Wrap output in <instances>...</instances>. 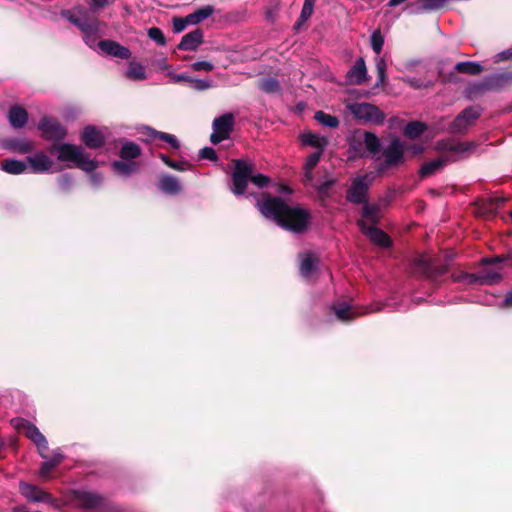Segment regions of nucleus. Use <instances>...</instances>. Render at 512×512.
Wrapping results in <instances>:
<instances>
[{"label":"nucleus","instance_id":"10","mask_svg":"<svg viewBox=\"0 0 512 512\" xmlns=\"http://www.w3.org/2000/svg\"><path fill=\"white\" fill-rule=\"evenodd\" d=\"M137 130L140 134L139 139L143 142L149 143L158 139L174 150H178L180 148V142L173 134L157 131L148 126L139 127Z\"/></svg>","mask_w":512,"mask_h":512},{"label":"nucleus","instance_id":"61","mask_svg":"<svg viewBox=\"0 0 512 512\" xmlns=\"http://www.w3.org/2000/svg\"><path fill=\"white\" fill-rule=\"evenodd\" d=\"M512 49H507L497 54V61L511 60Z\"/></svg>","mask_w":512,"mask_h":512},{"label":"nucleus","instance_id":"32","mask_svg":"<svg viewBox=\"0 0 512 512\" xmlns=\"http://www.w3.org/2000/svg\"><path fill=\"white\" fill-rule=\"evenodd\" d=\"M363 132H355L349 140V152L353 156L364 157L367 155L365 144L362 142Z\"/></svg>","mask_w":512,"mask_h":512},{"label":"nucleus","instance_id":"62","mask_svg":"<svg viewBox=\"0 0 512 512\" xmlns=\"http://www.w3.org/2000/svg\"><path fill=\"white\" fill-rule=\"evenodd\" d=\"M110 0H91L90 6L92 9H100L105 7Z\"/></svg>","mask_w":512,"mask_h":512},{"label":"nucleus","instance_id":"11","mask_svg":"<svg viewBox=\"0 0 512 512\" xmlns=\"http://www.w3.org/2000/svg\"><path fill=\"white\" fill-rule=\"evenodd\" d=\"M404 149L405 147L400 139H392L383 151L385 160L377 167V172L382 173L385 169L400 163L403 159Z\"/></svg>","mask_w":512,"mask_h":512},{"label":"nucleus","instance_id":"49","mask_svg":"<svg viewBox=\"0 0 512 512\" xmlns=\"http://www.w3.org/2000/svg\"><path fill=\"white\" fill-rule=\"evenodd\" d=\"M214 68V65L208 61H197L191 64V69L193 71H206L210 72Z\"/></svg>","mask_w":512,"mask_h":512},{"label":"nucleus","instance_id":"22","mask_svg":"<svg viewBox=\"0 0 512 512\" xmlns=\"http://www.w3.org/2000/svg\"><path fill=\"white\" fill-rule=\"evenodd\" d=\"M457 161L456 157L442 155L441 157L424 163L420 168V176L428 177L440 171L447 163Z\"/></svg>","mask_w":512,"mask_h":512},{"label":"nucleus","instance_id":"58","mask_svg":"<svg viewBox=\"0 0 512 512\" xmlns=\"http://www.w3.org/2000/svg\"><path fill=\"white\" fill-rule=\"evenodd\" d=\"M403 82H405L406 84H408L409 86L413 87V88H416V89H419V88H422L424 87L425 85L423 84V82L416 78V77H404L402 78Z\"/></svg>","mask_w":512,"mask_h":512},{"label":"nucleus","instance_id":"4","mask_svg":"<svg viewBox=\"0 0 512 512\" xmlns=\"http://www.w3.org/2000/svg\"><path fill=\"white\" fill-rule=\"evenodd\" d=\"M57 150L59 161L73 162L83 171L91 172L98 166V163L95 160L86 157L83 148L80 146L64 143L59 145Z\"/></svg>","mask_w":512,"mask_h":512},{"label":"nucleus","instance_id":"26","mask_svg":"<svg viewBox=\"0 0 512 512\" xmlns=\"http://www.w3.org/2000/svg\"><path fill=\"white\" fill-rule=\"evenodd\" d=\"M158 187L163 193L169 195L178 194L182 189L178 178L170 174H163L160 176Z\"/></svg>","mask_w":512,"mask_h":512},{"label":"nucleus","instance_id":"17","mask_svg":"<svg viewBox=\"0 0 512 512\" xmlns=\"http://www.w3.org/2000/svg\"><path fill=\"white\" fill-rule=\"evenodd\" d=\"M106 129H98L94 126H87L83 129L81 139L83 143L91 149L101 147L105 142Z\"/></svg>","mask_w":512,"mask_h":512},{"label":"nucleus","instance_id":"27","mask_svg":"<svg viewBox=\"0 0 512 512\" xmlns=\"http://www.w3.org/2000/svg\"><path fill=\"white\" fill-rule=\"evenodd\" d=\"M512 84V71L496 73L488 76L485 85L488 89L497 90Z\"/></svg>","mask_w":512,"mask_h":512},{"label":"nucleus","instance_id":"34","mask_svg":"<svg viewBox=\"0 0 512 512\" xmlns=\"http://www.w3.org/2000/svg\"><path fill=\"white\" fill-rule=\"evenodd\" d=\"M1 168L9 174L17 175V174L24 173L26 171L27 164L20 160L5 159L1 163Z\"/></svg>","mask_w":512,"mask_h":512},{"label":"nucleus","instance_id":"53","mask_svg":"<svg viewBox=\"0 0 512 512\" xmlns=\"http://www.w3.org/2000/svg\"><path fill=\"white\" fill-rule=\"evenodd\" d=\"M335 184V179L327 178L317 186V190L321 195H327L331 186Z\"/></svg>","mask_w":512,"mask_h":512},{"label":"nucleus","instance_id":"55","mask_svg":"<svg viewBox=\"0 0 512 512\" xmlns=\"http://www.w3.org/2000/svg\"><path fill=\"white\" fill-rule=\"evenodd\" d=\"M140 154V147L137 144L130 142V160L138 157ZM134 170V162L130 161V173H132Z\"/></svg>","mask_w":512,"mask_h":512},{"label":"nucleus","instance_id":"64","mask_svg":"<svg viewBox=\"0 0 512 512\" xmlns=\"http://www.w3.org/2000/svg\"><path fill=\"white\" fill-rule=\"evenodd\" d=\"M504 303L506 306H512V290L508 292L507 296L504 299Z\"/></svg>","mask_w":512,"mask_h":512},{"label":"nucleus","instance_id":"57","mask_svg":"<svg viewBox=\"0 0 512 512\" xmlns=\"http://www.w3.org/2000/svg\"><path fill=\"white\" fill-rule=\"evenodd\" d=\"M168 167L177 171H186L190 168V164L186 161L177 162L172 160L168 163Z\"/></svg>","mask_w":512,"mask_h":512},{"label":"nucleus","instance_id":"5","mask_svg":"<svg viewBox=\"0 0 512 512\" xmlns=\"http://www.w3.org/2000/svg\"><path fill=\"white\" fill-rule=\"evenodd\" d=\"M19 491L22 496L29 502L32 503H46L55 508L56 510L62 511V504L53 496L42 489L41 487L27 482L21 481L19 483Z\"/></svg>","mask_w":512,"mask_h":512},{"label":"nucleus","instance_id":"7","mask_svg":"<svg viewBox=\"0 0 512 512\" xmlns=\"http://www.w3.org/2000/svg\"><path fill=\"white\" fill-rule=\"evenodd\" d=\"M349 112L363 123L382 124L385 114L375 105L370 103H350L347 105Z\"/></svg>","mask_w":512,"mask_h":512},{"label":"nucleus","instance_id":"25","mask_svg":"<svg viewBox=\"0 0 512 512\" xmlns=\"http://www.w3.org/2000/svg\"><path fill=\"white\" fill-rule=\"evenodd\" d=\"M203 42V32L200 29L184 35L178 44L180 50L194 51Z\"/></svg>","mask_w":512,"mask_h":512},{"label":"nucleus","instance_id":"36","mask_svg":"<svg viewBox=\"0 0 512 512\" xmlns=\"http://www.w3.org/2000/svg\"><path fill=\"white\" fill-rule=\"evenodd\" d=\"M454 282L464 285L480 284L479 275L474 273H467L464 271H454L451 275Z\"/></svg>","mask_w":512,"mask_h":512},{"label":"nucleus","instance_id":"45","mask_svg":"<svg viewBox=\"0 0 512 512\" xmlns=\"http://www.w3.org/2000/svg\"><path fill=\"white\" fill-rule=\"evenodd\" d=\"M260 88L266 93H275L279 91L280 85L276 79L267 78L261 82Z\"/></svg>","mask_w":512,"mask_h":512},{"label":"nucleus","instance_id":"6","mask_svg":"<svg viewBox=\"0 0 512 512\" xmlns=\"http://www.w3.org/2000/svg\"><path fill=\"white\" fill-rule=\"evenodd\" d=\"M374 179V172L356 176L347 191L346 199L353 204L366 203L367 193Z\"/></svg>","mask_w":512,"mask_h":512},{"label":"nucleus","instance_id":"33","mask_svg":"<svg viewBox=\"0 0 512 512\" xmlns=\"http://www.w3.org/2000/svg\"><path fill=\"white\" fill-rule=\"evenodd\" d=\"M362 142L365 144L367 155H376L380 151V140L372 132H363Z\"/></svg>","mask_w":512,"mask_h":512},{"label":"nucleus","instance_id":"23","mask_svg":"<svg viewBox=\"0 0 512 512\" xmlns=\"http://www.w3.org/2000/svg\"><path fill=\"white\" fill-rule=\"evenodd\" d=\"M346 79L350 84L360 85L367 79V68L362 57L358 58L347 72Z\"/></svg>","mask_w":512,"mask_h":512},{"label":"nucleus","instance_id":"38","mask_svg":"<svg viewBox=\"0 0 512 512\" xmlns=\"http://www.w3.org/2000/svg\"><path fill=\"white\" fill-rule=\"evenodd\" d=\"M122 161H115L113 163V169L118 174H126L128 172V142H124L121 147Z\"/></svg>","mask_w":512,"mask_h":512},{"label":"nucleus","instance_id":"2","mask_svg":"<svg viewBox=\"0 0 512 512\" xmlns=\"http://www.w3.org/2000/svg\"><path fill=\"white\" fill-rule=\"evenodd\" d=\"M63 15L82 31L84 41L89 47H97L103 54L112 57L128 58V48L110 40L96 42L99 30L98 22L95 19H89L83 10H76L75 13L65 11Z\"/></svg>","mask_w":512,"mask_h":512},{"label":"nucleus","instance_id":"46","mask_svg":"<svg viewBox=\"0 0 512 512\" xmlns=\"http://www.w3.org/2000/svg\"><path fill=\"white\" fill-rule=\"evenodd\" d=\"M148 36L151 40H153L160 46H164L166 44V39L163 32L161 31V29L157 27H152L148 29Z\"/></svg>","mask_w":512,"mask_h":512},{"label":"nucleus","instance_id":"30","mask_svg":"<svg viewBox=\"0 0 512 512\" xmlns=\"http://www.w3.org/2000/svg\"><path fill=\"white\" fill-rule=\"evenodd\" d=\"M323 151H315L310 154L303 166L304 169V177L303 181L305 185H310L313 182V169L317 166L322 156Z\"/></svg>","mask_w":512,"mask_h":512},{"label":"nucleus","instance_id":"1","mask_svg":"<svg viewBox=\"0 0 512 512\" xmlns=\"http://www.w3.org/2000/svg\"><path fill=\"white\" fill-rule=\"evenodd\" d=\"M257 207L266 219L273 220L280 227L294 233L306 230L310 220V214L306 210L290 206L279 197L258 200Z\"/></svg>","mask_w":512,"mask_h":512},{"label":"nucleus","instance_id":"50","mask_svg":"<svg viewBox=\"0 0 512 512\" xmlns=\"http://www.w3.org/2000/svg\"><path fill=\"white\" fill-rule=\"evenodd\" d=\"M188 25H190V22H188V16L185 18L173 19V30L175 33L182 32Z\"/></svg>","mask_w":512,"mask_h":512},{"label":"nucleus","instance_id":"39","mask_svg":"<svg viewBox=\"0 0 512 512\" xmlns=\"http://www.w3.org/2000/svg\"><path fill=\"white\" fill-rule=\"evenodd\" d=\"M314 118L321 125L328 128H337L339 126V120L337 117L327 114L323 111H317Z\"/></svg>","mask_w":512,"mask_h":512},{"label":"nucleus","instance_id":"3","mask_svg":"<svg viewBox=\"0 0 512 512\" xmlns=\"http://www.w3.org/2000/svg\"><path fill=\"white\" fill-rule=\"evenodd\" d=\"M254 165L250 161L236 160L234 163V172L232 175L233 188L232 191L236 195L244 194L248 181H251L259 188L269 183V178L263 174H253Z\"/></svg>","mask_w":512,"mask_h":512},{"label":"nucleus","instance_id":"52","mask_svg":"<svg viewBox=\"0 0 512 512\" xmlns=\"http://www.w3.org/2000/svg\"><path fill=\"white\" fill-rule=\"evenodd\" d=\"M192 88L203 91L211 87V82L204 79H193L190 80Z\"/></svg>","mask_w":512,"mask_h":512},{"label":"nucleus","instance_id":"8","mask_svg":"<svg viewBox=\"0 0 512 512\" xmlns=\"http://www.w3.org/2000/svg\"><path fill=\"white\" fill-rule=\"evenodd\" d=\"M415 266L431 281H435L437 277L448 271L447 263H441L439 257L431 258L427 255H420L416 258Z\"/></svg>","mask_w":512,"mask_h":512},{"label":"nucleus","instance_id":"54","mask_svg":"<svg viewBox=\"0 0 512 512\" xmlns=\"http://www.w3.org/2000/svg\"><path fill=\"white\" fill-rule=\"evenodd\" d=\"M199 156L202 159H208V160H211V161H215L217 159L216 152L211 147H204V148H202L200 150V152H199Z\"/></svg>","mask_w":512,"mask_h":512},{"label":"nucleus","instance_id":"18","mask_svg":"<svg viewBox=\"0 0 512 512\" xmlns=\"http://www.w3.org/2000/svg\"><path fill=\"white\" fill-rule=\"evenodd\" d=\"M482 263L483 264L495 263L496 265L493 267H487L483 270L482 273L478 274L479 280H480V285H493V284L499 283L502 279L500 260L499 259H494V260L484 259L482 261Z\"/></svg>","mask_w":512,"mask_h":512},{"label":"nucleus","instance_id":"63","mask_svg":"<svg viewBox=\"0 0 512 512\" xmlns=\"http://www.w3.org/2000/svg\"><path fill=\"white\" fill-rule=\"evenodd\" d=\"M409 149L412 150L413 154L418 155V154L422 153L424 148L422 145H413V146L409 147Z\"/></svg>","mask_w":512,"mask_h":512},{"label":"nucleus","instance_id":"13","mask_svg":"<svg viewBox=\"0 0 512 512\" xmlns=\"http://www.w3.org/2000/svg\"><path fill=\"white\" fill-rule=\"evenodd\" d=\"M477 147V144L473 141H455V140H445L440 141L437 144V149L446 152L445 155L456 157L457 161L460 159L461 155L469 154L473 152Z\"/></svg>","mask_w":512,"mask_h":512},{"label":"nucleus","instance_id":"47","mask_svg":"<svg viewBox=\"0 0 512 512\" xmlns=\"http://www.w3.org/2000/svg\"><path fill=\"white\" fill-rule=\"evenodd\" d=\"M315 2H316V0H305L304 1L303 7L301 10V14H300L301 22H305L310 18V16L313 13V10H314Z\"/></svg>","mask_w":512,"mask_h":512},{"label":"nucleus","instance_id":"40","mask_svg":"<svg viewBox=\"0 0 512 512\" xmlns=\"http://www.w3.org/2000/svg\"><path fill=\"white\" fill-rule=\"evenodd\" d=\"M426 130V125L419 121L408 123L404 128V134L409 138H417Z\"/></svg>","mask_w":512,"mask_h":512},{"label":"nucleus","instance_id":"28","mask_svg":"<svg viewBox=\"0 0 512 512\" xmlns=\"http://www.w3.org/2000/svg\"><path fill=\"white\" fill-rule=\"evenodd\" d=\"M301 143L305 146H311L317 149V151H324L328 145L326 137L306 131L300 134Z\"/></svg>","mask_w":512,"mask_h":512},{"label":"nucleus","instance_id":"35","mask_svg":"<svg viewBox=\"0 0 512 512\" xmlns=\"http://www.w3.org/2000/svg\"><path fill=\"white\" fill-rule=\"evenodd\" d=\"M484 70L483 66L478 62L464 61L455 65V71L463 74L478 75Z\"/></svg>","mask_w":512,"mask_h":512},{"label":"nucleus","instance_id":"44","mask_svg":"<svg viewBox=\"0 0 512 512\" xmlns=\"http://www.w3.org/2000/svg\"><path fill=\"white\" fill-rule=\"evenodd\" d=\"M375 66L378 74L376 86L381 85L386 79L387 63L383 57H376Z\"/></svg>","mask_w":512,"mask_h":512},{"label":"nucleus","instance_id":"31","mask_svg":"<svg viewBox=\"0 0 512 512\" xmlns=\"http://www.w3.org/2000/svg\"><path fill=\"white\" fill-rule=\"evenodd\" d=\"M9 123L14 128H22L28 120L27 111L18 105L12 106L8 113Z\"/></svg>","mask_w":512,"mask_h":512},{"label":"nucleus","instance_id":"59","mask_svg":"<svg viewBox=\"0 0 512 512\" xmlns=\"http://www.w3.org/2000/svg\"><path fill=\"white\" fill-rule=\"evenodd\" d=\"M90 173H91L90 176H89L90 183L94 187L100 186V184L103 181L102 175L100 173H96V172H93V171H91Z\"/></svg>","mask_w":512,"mask_h":512},{"label":"nucleus","instance_id":"48","mask_svg":"<svg viewBox=\"0 0 512 512\" xmlns=\"http://www.w3.org/2000/svg\"><path fill=\"white\" fill-rule=\"evenodd\" d=\"M11 148L21 154L27 153L32 150L33 146L26 140H19L11 145Z\"/></svg>","mask_w":512,"mask_h":512},{"label":"nucleus","instance_id":"16","mask_svg":"<svg viewBox=\"0 0 512 512\" xmlns=\"http://www.w3.org/2000/svg\"><path fill=\"white\" fill-rule=\"evenodd\" d=\"M24 434L29 438L38 448V452L43 459H46V452L48 451V442L45 436L39 429L28 422H24L22 427Z\"/></svg>","mask_w":512,"mask_h":512},{"label":"nucleus","instance_id":"9","mask_svg":"<svg viewBox=\"0 0 512 512\" xmlns=\"http://www.w3.org/2000/svg\"><path fill=\"white\" fill-rule=\"evenodd\" d=\"M480 115L481 108L478 106H470L464 109L450 124L449 132H465L469 127H471L474 124V122L480 117Z\"/></svg>","mask_w":512,"mask_h":512},{"label":"nucleus","instance_id":"56","mask_svg":"<svg viewBox=\"0 0 512 512\" xmlns=\"http://www.w3.org/2000/svg\"><path fill=\"white\" fill-rule=\"evenodd\" d=\"M58 184L62 190H67L72 185V178L68 174H63L58 178Z\"/></svg>","mask_w":512,"mask_h":512},{"label":"nucleus","instance_id":"14","mask_svg":"<svg viewBox=\"0 0 512 512\" xmlns=\"http://www.w3.org/2000/svg\"><path fill=\"white\" fill-rule=\"evenodd\" d=\"M75 507L86 510H97L103 505V498L88 491H74L70 500Z\"/></svg>","mask_w":512,"mask_h":512},{"label":"nucleus","instance_id":"19","mask_svg":"<svg viewBox=\"0 0 512 512\" xmlns=\"http://www.w3.org/2000/svg\"><path fill=\"white\" fill-rule=\"evenodd\" d=\"M30 171L35 174L50 172L54 165L53 160L46 154L39 152L27 158Z\"/></svg>","mask_w":512,"mask_h":512},{"label":"nucleus","instance_id":"51","mask_svg":"<svg viewBox=\"0 0 512 512\" xmlns=\"http://www.w3.org/2000/svg\"><path fill=\"white\" fill-rule=\"evenodd\" d=\"M504 202V199L503 198H493V199H489L485 204H484V209L486 212H489V213H492L494 212L495 210L498 209V207L500 206V204H502Z\"/></svg>","mask_w":512,"mask_h":512},{"label":"nucleus","instance_id":"60","mask_svg":"<svg viewBox=\"0 0 512 512\" xmlns=\"http://www.w3.org/2000/svg\"><path fill=\"white\" fill-rule=\"evenodd\" d=\"M168 75L170 76L171 80L175 83L182 82V81H189L191 80V77L187 76L186 74H174L169 72Z\"/></svg>","mask_w":512,"mask_h":512},{"label":"nucleus","instance_id":"15","mask_svg":"<svg viewBox=\"0 0 512 512\" xmlns=\"http://www.w3.org/2000/svg\"><path fill=\"white\" fill-rule=\"evenodd\" d=\"M38 128L42 132V136L49 140H60L66 135V129L53 118L43 117Z\"/></svg>","mask_w":512,"mask_h":512},{"label":"nucleus","instance_id":"43","mask_svg":"<svg viewBox=\"0 0 512 512\" xmlns=\"http://www.w3.org/2000/svg\"><path fill=\"white\" fill-rule=\"evenodd\" d=\"M379 208L376 205H370L365 203L362 211V216L365 222L375 223L378 218Z\"/></svg>","mask_w":512,"mask_h":512},{"label":"nucleus","instance_id":"20","mask_svg":"<svg viewBox=\"0 0 512 512\" xmlns=\"http://www.w3.org/2000/svg\"><path fill=\"white\" fill-rule=\"evenodd\" d=\"M358 225L361 231L366 234L373 243L381 247L390 246L391 241L383 230H380L373 225H367L364 220H359Z\"/></svg>","mask_w":512,"mask_h":512},{"label":"nucleus","instance_id":"41","mask_svg":"<svg viewBox=\"0 0 512 512\" xmlns=\"http://www.w3.org/2000/svg\"><path fill=\"white\" fill-rule=\"evenodd\" d=\"M148 78L145 67L137 62H130V80L142 81Z\"/></svg>","mask_w":512,"mask_h":512},{"label":"nucleus","instance_id":"12","mask_svg":"<svg viewBox=\"0 0 512 512\" xmlns=\"http://www.w3.org/2000/svg\"><path fill=\"white\" fill-rule=\"evenodd\" d=\"M233 125L234 117L231 113H226L215 118L213 121V132L210 136V141L213 144H218L229 138Z\"/></svg>","mask_w":512,"mask_h":512},{"label":"nucleus","instance_id":"42","mask_svg":"<svg viewBox=\"0 0 512 512\" xmlns=\"http://www.w3.org/2000/svg\"><path fill=\"white\" fill-rule=\"evenodd\" d=\"M370 44H371L372 50L376 54H380L381 53V51L383 49V45H384V37H383L382 33L379 30H374L371 33V35H370Z\"/></svg>","mask_w":512,"mask_h":512},{"label":"nucleus","instance_id":"21","mask_svg":"<svg viewBox=\"0 0 512 512\" xmlns=\"http://www.w3.org/2000/svg\"><path fill=\"white\" fill-rule=\"evenodd\" d=\"M332 309H333L337 319L342 322L352 321L356 317H358L360 314H362V312L357 311L355 308H353L351 305H349L346 302L334 304L332 306ZM380 309L381 308L366 309L365 311H363V313H369V312L377 311Z\"/></svg>","mask_w":512,"mask_h":512},{"label":"nucleus","instance_id":"37","mask_svg":"<svg viewBox=\"0 0 512 512\" xmlns=\"http://www.w3.org/2000/svg\"><path fill=\"white\" fill-rule=\"evenodd\" d=\"M214 12V8L212 6H204L193 13L188 14V22L190 25H196L203 20L209 18Z\"/></svg>","mask_w":512,"mask_h":512},{"label":"nucleus","instance_id":"24","mask_svg":"<svg viewBox=\"0 0 512 512\" xmlns=\"http://www.w3.org/2000/svg\"><path fill=\"white\" fill-rule=\"evenodd\" d=\"M63 459L64 456L60 449L54 450L51 456L46 454V459H44L40 466L39 476L44 480L49 479L51 471L59 465Z\"/></svg>","mask_w":512,"mask_h":512},{"label":"nucleus","instance_id":"29","mask_svg":"<svg viewBox=\"0 0 512 512\" xmlns=\"http://www.w3.org/2000/svg\"><path fill=\"white\" fill-rule=\"evenodd\" d=\"M318 260L310 252L300 255V274L304 278H309L317 270Z\"/></svg>","mask_w":512,"mask_h":512}]
</instances>
